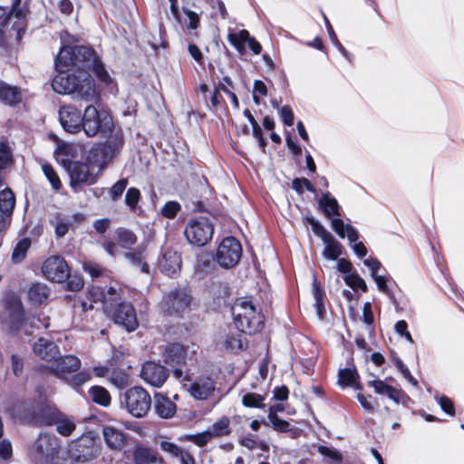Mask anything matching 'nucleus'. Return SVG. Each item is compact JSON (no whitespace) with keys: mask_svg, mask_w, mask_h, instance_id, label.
<instances>
[{"mask_svg":"<svg viewBox=\"0 0 464 464\" xmlns=\"http://www.w3.org/2000/svg\"><path fill=\"white\" fill-rule=\"evenodd\" d=\"M52 87L57 93H72L77 99L85 102H92L98 98L94 81L87 72H80L78 75L58 72L53 80Z\"/></svg>","mask_w":464,"mask_h":464,"instance_id":"f257e3e1","label":"nucleus"},{"mask_svg":"<svg viewBox=\"0 0 464 464\" xmlns=\"http://www.w3.org/2000/svg\"><path fill=\"white\" fill-rule=\"evenodd\" d=\"M93 50L86 46H63L55 59L57 72H68L75 69L77 72H87L93 62Z\"/></svg>","mask_w":464,"mask_h":464,"instance_id":"f03ea898","label":"nucleus"},{"mask_svg":"<svg viewBox=\"0 0 464 464\" xmlns=\"http://www.w3.org/2000/svg\"><path fill=\"white\" fill-rule=\"evenodd\" d=\"M231 313L237 328L249 334L263 328L264 317L251 301L239 299L231 307Z\"/></svg>","mask_w":464,"mask_h":464,"instance_id":"7ed1b4c3","label":"nucleus"},{"mask_svg":"<svg viewBox=\"0 0 464 464\" xmlns=\"http://www.w3.org/2000/svg\"><path fill=\"white\" fill-rule=\"evenodd\" d=\"M121 404L134 418H143L151 407L149 392L140 386L128 389L121 397Z\"/></svg>","mask_w":464,"mask_h":464,"instance_id":"20e7f679","label":"nucleus"},{"mask_svg":"<svg viewBox=\"0 0 464 464\" xmlns=\"http://www.w3.org/2000/svg\"><path fill=\"white\" fill-rule=\"evenodd\" d=\"M214 226L206 217L188 219L184 229L187 241L193 246H204L213 237Z\"/></svg>","mask_w":464,"mask_h":464,"instance_id":"39448f33","label":"nucleus"},{"mask_svg":"<svg viewBox=\"0 0 464 464\" xmlns=\"http://www.w3.org/2000/svg\"><path fill=\"white\" fill-rule=\"evenodd\" d=\"M82 119L81 130H83L89 137L95 136L99 131H111L113 127L111 117L104 111H99L92 105L85 108Z\"/></svg>","mask_w":464,"mask_h":464,"instance_id":"423d86ee","label":"nucleus"},{"mask_svg":"<svg viewBox=\"0 0 464 464\" xmlns=\"http://www.w3.org/2000/svg\"><path fill=\"white\" fill-rule=\"evenodd\" d=\"M61 164L70 176V185L77 191L82 185H92L96 182V176L92 174L89 166L79 161H71L69 158H62Z\"/></svg>","mask_w":464,"mask_h":464,"instance_id":"0eeeda50","label":"nucleus"},{"mask_svg":"<svg viewBox=\"0 0 464 464\" xmlns=\"http://www.w3.org/2000/svg\"><path fill=\"white\" fill-rule=\"evenodd\" d=\"M241 256L242 246L239 241L233 237H227L218 247L216 260L220 266L231 268L237 265Z\"/></svg>","mask_w":464,"mask_h":464,"instance_id":"6e6552de","label":"nucleus"},{"mask_svg":"<svg viewBox=\"0 0 464 464\" xmlns=\"http://www.w3.org/2000/svg\"><path fill=\"white\" fill-rule=\"evenodd\" d=\"M40 420L45 425L55 424L57 431L65 437L70 436L76 428L73 419L63 415L51 405H45L42 409Z\"/></svg>","mask_w":464,"mask_h":464,"instance_id":"1a4fd4ad","label":"nucleus"},{"mask_svg":"<svg viewBox=\"0 0 464 464\" xmlns=\"http://www.w3.org/2000/svg\"><path fill=\"white\" fill-rule=\"evenodd\" d=\"M190 302L191 296L185 289H175L163 297L160 306L169 315H181L188 310Z\"/></svg>","mask_w":464,"mask_h":464,"instance_id":"9d476101","label":"nucleus"},{"mask_svg":"<svg viewBox=\"0 0 464 464\" xmlns=\"http://www.w3.org/2000/svg\"><path fill=\"white\" fill-rule=\"evenodd\" d=\"M58 440L54 435L41 433L31 449L33 458L37 461H52L58 453Z\"/></svg>","mask_w":464,"mask_h":464,"instance_id":"9b49d317","label":"nucleus"},{"mask_svg":"<svg viewBox=\"0 0 464 464\" xmlns=\"http://www.w3.org/2000/svg\"><path fill=\"white\" fill-rule=\"evenodd\" d=\"M332 228L341 238L347 237L357 256L364 257L367 255V249L363 243L358 242L359 234L355 227L345 224L341 218H334L332 220Z\"/></svg>","mask_w":464,"mask_h":464,"instance_id":"f8f14e48","label":"nucleus"},{"mask_svg":"<svg viewBox=\"0 0 464 464\" xmlns=\"http://www.w3.org/2000/svg\"><path fill=\"white\" fill-rule=\"evenodd\" d=\"M196 353L195 344L183 345L178 343H169L163 353L164 362L171 366H181L186 364L188 359Z\"/></svg>","mask_w":464,"mask_h":464,"instance_id":"ddd939ff","label":"nucleus"},{"mask_svg":"<svg viewBox=\"0 0 464 464\" xmlns=\"http://www.w3.org/2000/svg\"><path fill=\"white\" fill-rule=\"evenodd\" d=\"M42 272L48 280L57 283L64 282L70 275L67 263L57 256H51L44 262Z\"/></svg>","mask_w":464,"mask_h":464,"instance_id":"4468645a","label":"nucleus"},{"mask_svg":"<svg viewBox=\"0 0 464 464\" xmlns=\"http://www.w3.org/2000/svg\"><path fill=\"white\" fill-rule=\"evenodd\" d=\"M140 377L148 384L160 388L166 382L169 371L163 365L149 361L143 363Z\"/></svg>","mask_w":464,"mask_h":464,"instance_id":"2eb2a0df","label":"nucleus"},{"mask_svg":"<svg viewBox=\"0 0 464 464\" xmlns=\"http://www.w3.org/2000/svg\"><path fill=\"white\" fill-rule=\"evenodd\" d=\"M116 324L123 326L127 332H133L139 326L134 307L130 303H121L112 312Z\"/></svg>","mask_w":464,"mask_h":464,"instance_id":"dca6fc26","label":"nucleus"},{"mask_svg":"<svg viewBox=\"0 0 464 464\" xmlns=\"http://www.w3.org/2000/svg\"><path fill=\"white\" fill-rule=\"evenodd\" d=\"M59 120L61 125L67 132L77 133L81 130V123H82V111L74 105L67 104L61 106Z\"/></svg>","mask_w":464,"mask_h":464,"instance_id":"f3484780","label":"nucleus"},{"mask_svg":"<svg viewBox=\"0 0 464 464\" xmlns=\"http://www.w3.org/2000/svg\"><path fill=\"white\" fill-rule=\"evenodd\" d=\"M123 145V139L121 134L111 135L106 142L92 150L95 156H102V160L98 165L102 167L106 165L121 150Z\"/></svg>","mask_w":464,"mask_h":464,"instance_id":"a211bd4d","label":"nucleus"},{"mask_svg":"<svg viewBox=\"0 0 464 464\" xmlns=\"http://www.w3.org/2000/svg\"><path fill=\"white\" fill-rule=\"evenodd\" d=\"M181 264L180 255L172 249H166L158 261L160 270L170 277L179 274Z\"/></svg>","mask_w":464,"mask_h":464,"instance_id":"6ab92c4d","label":"nucleus"},{"mask_svg":"<svg viewBox=\"0 0 464 464\" xmlns=\"http://www.w3.org/2000/svg\"><path fill=\"white\" fill-rule=\"evenodd\" d=\"M73 456L78 461H89L96 457L97 449L94 440L90 436H82L72 446Z\"/></svg>","mask_w":464,"mask_h":464,"instance_id":"aec40b11","label":"nucleus"},{"mask_svg":"<svg viewBox=\"0 0 464 464\" xmlns=\"http://www.w3.org/2000/svg\"><path fill=\"white\" fill-rule=\"evenodd\" d=\"M188 392L196 400H207L215 392V382L208 376H199L190 384Z\"/></svg>","mask_w":464,"mask_h":464,"instance_id":"412c9836","label":"nucleus"},{"mask_svg":"<svg viewBox=\"0 0 464 464\" xmlns=\"http://www.w3.org/2000/svg\"><path fill=\"white\" fill-rule=\"evenodd\" d=\"M90 70L94 72L99 81L105 85L110 92L115 93L117 92V84L105 70L103 64L96 55L95 52H93V62L92 61V63H90V67L87 68L88 73Z\"/></svg>","mask_w":464,"mask_h":464,"instance_id":"4be33fe9","label":"nucleus"},{"mask_svg":"<svg viewBox=\"0 0 464 464\" xmlns=\"http://www.w3.org/2000/svg\"><path fill=\"white\" fill-rule=\"evenodd\" d=\"M368 385L373 388L375 393L382 396H387L395 403H399L401 401V397L404 395L401 390L390 385L387 382V380L382 381L374 379L372 381H368Z\"/></svg>","mask_w":464,"mask_h":464,"instance_id":"5701e85b","label":"nucleus"},{"mask_svg":"<svg viewBox=\"0 0 464 464\" xmlns=\"http://www.w3.org/2000/svg\"><path fill=\"white\" fill-rule=\"evenodd\" d=\"M87 299L88 301H82V303L83 310L92 309L93 304L102 303L104 312H111L109 308L111 300L106 297L105 291L101 286H91L87 292Z\"/></svg>","mask_w":464,"mask_h":464,"instance_id":"b1692460","label":"nucleus"},{"mask_svg":"<svg viewBox=\"0 0 464 464\" xmlns=\"http://www.w3.org/2000/svg\"><path fill=\"white\" fill-rule=\"evenodd\" d=\"M244 333H247V331H242L237 327L230 330L225 334L220 343L226 350L237 353L245 347Z\"/></svg>","mask_w":464,"mask_h":464,"instance_id":"393cba45","label":"nucleus"},{"mask_svg":"<svg viewBox=\"0 0 464 464\" xmlns=\"http://www.w3.org/2000/svg\"><path fill=\"white\" fill-rule=\"evenodd\" d=\"M33 350L36 356L47 362L56 358L60 353L58 346L53 342L44 338L38 339Z\"/></svg>","mask_w":464,"mask_h":464,"instance_id":"a878e982","label":"nucleus"},{"mask_svg":"<svg viewBox=\"0 0 464 464\" xmlns=\"http://www.w3.org/2000/svg\"><path fill=\"white\" fill-rule=\"evenodd\" d=\"M9 325L12 331L17 332L22 329L24 322V313L20 300H14L7 307Z\"/></svg>","mask_w":464,"mask_h":464,"instance_id":"bb28decb","label":"nucleus"},{"mask_svg":"<svg viewBox=\"0 0 464 464\" xmlns=\"http://www.w3.org/2000/svg\"><path fill=\"white\" fill-rule=\"evenodd\" d=\"M81 367V361L74 355H65L55 360L52 370L55 375L60 376L65 372H76Z\"/></svg>","mask_w":464,"mask_h":464,"instance_id":"cd10ccee","label":"nucleus"},{"mask_svg":"<svg viewBox=\"0 0 464 464\" xmlns=\"http://www.w3.org/2000/svg\"><path fill=\"white\" fill-rule=\"evenodd\" d=\"M318 207L326 218H331V221L334 218H340V206L329 193H324L318 199Z\"/></svg>","mask_w":464,"mask_h":464,"instance_id":"c85d7f7f","label":"nucleus"},{"mask_svg":"<svg viewBox=\"0 0 464 464\" xmlns=\"http://www.w3.org/2000/svg\"><path fill=\"white\" fill-rule=\"evenodd\" d=\"M102 434L106 444L112 450H121L125 445L126 435L119 429L106 426L103 428Z\"/></svg>","mask_w":464,"mask_h":464,"instance_id":"c756f323","label":"nucleus"},{"mask_svg":"<svg viewBox=\"0 0 464 464\" xmlns=\"http://www.w3.org/2000/svg\"><path fill=\"white\" fill-rule=\"evenodd\" d=\"M154 408L156 413L164 419L171 418L176 412L175 403L162 393L155 394Z\"/></svg>","mask_w":464,"mask_h":464,"instance_id":"7c9ffc66","label":"nucleus"},{"mask_svg":"<svg viewBox=\"0 0 464 464\" xmlns=\"http://www.w3.org/2000/svg\"><path fill=\"white\" fill-rule=\"evenodd\" d=\"M125 257L133 267L139 269L144 274L150 273V266L146 262V255L143 249L127 252L125 254Z\"/></svg>","mask_w":464,"mask_h":464,"instance_id":"2f4dec72","label":"nucleus"},{"mask_svg":"<svg viewBox=\"0 0 464 464\" xmlns=\"http://www.w3.org/2000/svg\"><path fill=\"white\" fill-rule=\"evenodd\" d=\"M21 93L18 88L0 82V101L14 105L21 102Z\"/></svg>","mask_w":464,"mask_h":464,"instance_id":"473e14b6","label":"nucleus"},{"mask_svg":"<svg viewBox=\"0 0 464 464\" xmlns=\"http://www.w3.org/2000/svg\"><path fill=\"white\" fill-rule=\"evenodd\" d=\"M49 296V289L45 284L35 283L28 290V298L34 304H42Z\"/></svg>","mask_w":464,"mask_h":464,"instance_id":"72a5a7b5","label":"nucleus"},{"mask_svg":"<svg viewBox=\"0 0 464 464\" xmlns=\"http://www.w3.org/2000/svg\"><path fill=\"white\" fill-rule=\"evenodd\" d=\"M135 464H161L153 451L148 448L139 447L133 455Z\"/></svg>","mask_w":464,"mask_h":464,"instance_id":"f704fd0d","label":"nucleus"},{"mask_svg":"<svg viewBox=\"0 0 464 464\" xmlns=\"http://www.w3.org/2000/svg\"><path fill=\"white\" fill-rule=\"evenodd\" d=\"M324 249L323 256L329 260H336L342 255V245L333 236L323 241Z\"/></svg>","mask_w":464,"mask_h":464,"instance_id":"c9c22d12","label":"nucleus"},{"mask_svg":"<svg viewBox=\"0 0 464 464\" xmlns=\"http://www.w3.org/2000/svg\"><path fill=\"white\" fill-rule=\"evenodd\" d=\"M358 373L353 369H341L338 373V383L342 387L353 386L356 390H361L362 387L357 383Z\"/></svg>","mask_w":464,"mask_h":464,"instance_id":"e433bc0d","label":"nucleus"},{"mask_svg":"<svg viewBox=\"0 0 464 464\" xmlns=\"http://www.w3.org/2000/svg\"><path fill=\"white\" fill-rule=\"evenodd\" d=\"M15 205V197L10 188L0 192V210L2 214L10 218Z\"/></svg>","mask_w":464,"mask_h":464,"instance_id":"4c0bfd02","label":"nucleus"},{"mask_svg":"<svg viewBox=\"0 0 464 464\" xmlns=\"http://www.w3.org/2000/svg\"><path fill=\"white\" fill-rule=\"evenodd\" d=\"M208 430L213 438L227 436L231 432L230 420L228 417L223 416L215 421Z\"/></svg>","mask_w":464,"mask_h":464,"instance_id":"58836bf2","label":"nucleus"},{"mask_svg":"<svg viewBox=\"0 0 464 464\" xmlns=\"http://www.w3.org/2000/svg\"><path fill=\"white\" fill-rule=\"evenodd\" d=\"M249 36V33L246 30H241L238 33L228 34L227 40L238 53H244L246 50V43H247Z\"/></svg>","mask_w":464,"mask_h":464,"instance_id":"ea45409f","label":"nucleus"},{"mask_svg":"<svg viewBox=\"0 0 464 464\" xmlns=\"http://www.w3.org/2000/svg\"><path fill=\"white\" fill-rule=\"evenodd\" d=\"M89 393L92 397V400L95 403L102 405L103 407H107L110 405L111 395L105 388L102 386H92L90 389Z\"/></svg>","mask_w":464,"mask_h":464,"instance_id":"a19ab883","label":"nucleus"},{"mask_svg":"<svg viewBox=\"0 0 464 464\" xmlns=\"http://www.w3.org/2000/svg\"><path fill=\"white\" fill-rule=\"evenodd\" d=\"M31 246V241L28 238L21 239L14 246L12 253V261L15 264L23 261L26 256L27 250Z\"/></svg>","mask_w":464,"mask_h":464,"instance_id":"79ce46f5","label":"nucleus"},{"mask_svg":"<svg viewBox=\"0 0 464 464\" xmlns=\"http://www.w3.org/2000/svg\"><path fill=\"white\" fill-rule=\"evenodd\" d=\"M51 224L54 227L56 237H63L69 230L71 219L67 217L57 216L54 219L51 220Z\"/></svg>","mask_w":464,"mask_h":464,"instance_id":"37998d69","label":"nucleus"},{"mask_svg":"<svg viewBox=\"0 0 464 464\" xmlns=\"http://www.w3.org/2000/svg\"><path fill=\"white\" fill-rule=\"evenodd\" d=\"M117 237L121 246L125 248H130L137 242V237L135 234L132 231L125 228L118 230Z\"/></svg>","mask_w":464,"mask_h":464,"instance_id":"c03bdc74","label":"nucleus"},{"mask_svg":"<svg viewBox=\"0 0 464 464\" xmlns=\"http://www.w3.org/2000/svg\"><path fill=\"white\" fill-rule=\"evenodd\" d=\"M265 397L263 395L248 392L242 397V403L248 408H264Z\"/></svg>","mask_w":464,"mask_h":464,"instance_id":"a18cd8bd","label":"nucleus"},{"mask_svg":"<svg viewBox=\"0 0 464 464\" xmlns=\"http://www.w3.org/2000/svg\"><path fill=\"white\" fill-rule=\"evenodd\" d=\"M345 284L353 290L361 289L363 292L367 291L365 281L358 274H348L343 277Z\"/></svg>","mask_w":464,"mask_h":464,"instance_id":"49530a36","label":"nucleus"},{"mask_svg":"<svg viewBox=\"0 0 464 464\" xmlns=\"http://www.w3.org/2000/svg\"><path fill=\"white\" fill-rule=\"evenodd\" d=\"M42 169L44 174L49 180L50 184L52 185L53 188L55 190L60 189L62 183L53 167L48 163H44L42 165Z\"/></svg>","mask_w":464,"mask_h":464,"instance_id":"de8ad7c7","label":"nucleus"},{"mask_svg":"<svg viewBox=\"0 0 464 464\" xmlns=\"http://www.w3.org/2000/svg\"><path fill=\"white\" fill-rule=\"evenodd\" d=\"M76 147L71 143H63L56 149V155L58 160L61 162L62 158H69L71 161L76 157Z\"/></svg>","mask_w":464,"mask_h":464,"instance_id":"09e8293b","label":"nucleus"},{"mask_svg":"<svg viewBox=\"0 0 464 464\" xmlns=\"http://www.w3.org/2000/svg\"><path fill=\"white\" fill-rule=\"evenodd\" d=\"M128 179L127 178H122L121 179H119L110 189L109 191V194H110V197L113 200V201H116L118 200L123 191L125 190V188H127L128 186Z\"/></svg>","mask_w":464,"mask_h":464,"instance_id":"8fccbe9b","label":"nucleus"},{"mask_svg":"<svg viewBox=\"0 0 464 464\" xmlns=\"http://www.w3.org/2000/svg\"><path fill=\"white\" fill-rule=\"evenodd\" d=\"M292 188L295 189L299 195L303 194L304 189L309 192H315V188L311 182L305 178H296L292 181Z\"/></svg>","mask_w":464,"mask_h":464,"instance_id":"3c124183","label":"nucleus"},{"mask_svg":"<svg viewBox=\"0 0 464 464\" xmlns=\"http://www.w3.org/2000/svg\"><path fill=\"white\" fill-rule=\"evenodd\" d=\"M111 382L118 388H123L129 383V376L119 370H114L110 377Z\"/></svg>","mask_w":464,"mask_h":464,"instance_id":"603ef678","label":"nucleus"},{"mask_svg":"<svg viewBox=\"0 0 464 464\" xmlns=\"http://www.w3.org/2000/svg\"><path fill=\"white\" fill-rule=\"evenodd\" d=\"M372 279L376 283L377 288L380 292L386 295L389 298L394 299V294L387 285L388 277L386 276L377 275L373 276Z\"/></svg>","mask_w":464,"mask_h":464,"instance_id":"864d4df0","label":"nucleus"},{"mask_svg":"<svg viewBox=\"0 0 464 464\" xmlns=\"http://www.w3.org/2000/svg\"><path fill=\"white\" fill-rule=\"evenodd\" d=\"M140 198V192L136 188H130L125 195V203L130 208L134 209Z\"/></svg>","mask_w":464,"mask_h":464,"instance_id":"5fc2aeb1","label":"nucleus"},{"mask_svg":"<svg viewBox=\"0 0 464 464\" xmlns=\"http://www.w3.org/2000/svg\"><path fill=\"white\" fill-rule=\"evenodd\" d=\"M180 210V205L177 201H169L161 208V214L167 218H173Z\"/></svg>","mask_w":464,"mask_h":464,"instance_id":"6e6d98bb","label":"nucleus"},{"mask_svg":"<svg viewBox=\"0 0 464 464\" xmlns=\"http://www.w3.org/2000/svg\"><path fill=\"white\" fill-rule=\"evenodd\" d=\"M160 449L169 454V456L178 459L183 449L179 448L173 442L162 440L160 441Z\"/></svg>","mask_w":464,"mask_h":464,"instance_id":"4d7b16f0","label":"nucleus"},{"mask_svg":"<svg viewBox=\"0 0 464 464\" xmlns=\"http://www.w3.org/2000/svg\"><path fill=\"white\" fill-rule=\"evenodd\" d=\"M212 438L211 433L207 430L201 433L189 436V440L199 447H203L210 441Z\"/></svg>","mask_w":464,"mask_h":464,"instance_id":"13d9d810","label":"nucleus"},{"mask_svg":"<svg viewBox=\"0 0 464 464\" xmlns=\"http://www.w3.org/2000/svg\"><path fill=\"white\" fill-rule=\"evenodd\" d=\"M13 456V448L10 440L5 439L0 441V458L9 460Z\"/></svg>","mask_w":464,"mask_h":464,"instance_id":"bf43d9fd","label":"nucleus"},{"mask_svg":"<svg viewBox=\"0 0 464 464\" xmlns=\"http://www.w3.org/2000/svg\"><path fill=\"white\" fill-rule=\"evenodd\" d=\"M328 31H329V36H330L332 44L337 48V50L341 53V54L345 59L349 60L350 59L349 53L343 47V45L340 43V41L338 40V38H337L335 33L334 32L333 28L331 27V25H329Z\"/></svg>","mask_w":464,"mask_h":464,"instance_id":"052dcab7","label":"nucleus"},{"mask_svg":"<svg viewBox=\"0 0 464 464\" xmlns=\"http://www.w3.org/2000/svg\"><path fill=\"white\" fill-rule=\"evenodd\" d=\"M279 114L284 124L288 127L294 124L295 116L292 109L288 105L283 106L279 111Z\"/></svg>","mask_w":464,"mask_h":464,"instance_id":"680f3d73","label":"nucleus"},{"mask_svg":"<svg viewBox=\"0 0 464 464\" xmlns=\"http://www.w3.org/2000/svg\"><path fill=\"white\" fill-rule=\"evenodd\" d=\"M396 367L400 371V372L402 374V376L407 379V381L412 384L413 386H418L417 380L411 375V372L409 371L408 367L401 361H396Z\"/></svg>","mask_w":464,"mask_h":464,"instance_id":"e2e57ef3","label":"nucleus"},{"mask_svg":"<svg viewBox=\"0 0 464 464\" xmlns=\"http://www.w3.org/2000/svg\"><path fill=\"white\" fill-rule=\"evenodd\" d=\"M311 225H312V228H313V231L314 233L320 237V238L322 239V241L325 240L328 238V237H331L333 236L330 232H328L324 227L323 225H321L320 222L314 220V219H312L311 220Z\"/></svg>","mask_w":464,"mask_h":464,"instance_id":"0e129e2a","label":"nucleus"},{"mask_svg":"<svg viewBox=\"0 0 464 464\" xmlns=\"http://www.w3.org/2000/svg\"><path fill=\"white\" fill-rule=\"evenodd\" d=\"M271 422L274 430L281 432H285L289 430V422L284 420H281L278 416H272V418H268Z\"/></svg>","mask_w":464,"mask_h":464,"instance_id":"69168bd1","label":"nucleus"},{"mask_svg":"<svg viewBox=\"0 0 464 464\" xmlns=\"http://www.w3.org/2000/svg\"><path fill=\"white\" fill-rule=\"evenodd\" d=\"M92 378L89 371H82L72 376L71 382L74 386H81L83 383L89 382Z\"/></svg>","mask_w":464,"mask_h":464,"instance_id":"338daca9","label":"nucleus"},{"mask_svg":"<svg viewBox=\"0 0 464 464\" xmlns=\"http://www.w3.org/2000/svg\"><path fill=\"white\" fill-rule=\"evenodd\" d=\"M438 403L440 404V408L448 414L454 415L455 409L453 406V403L451 400L446 396H441L438 398Z\"/></svg>","mask_w":464,"mask_h":464,"instance_id":"774afa93","label":"nucleus"}]
</instances>
